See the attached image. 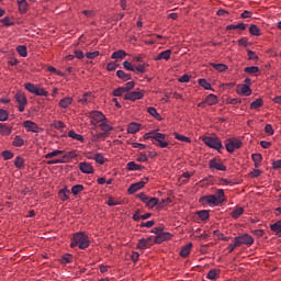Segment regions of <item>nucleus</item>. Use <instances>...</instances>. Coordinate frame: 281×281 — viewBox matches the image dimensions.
Returning a JSON list of instances; mask_svg holds the SVG:
<instances>
[{
	"label": "nucleus",
	"mask_w": 281,
	"mask_h": 281,
	"mask_svg": "<svg viewBox=\"0 0 281 281\" xmlns=\"http://www.w3.org/2000/svg\"><path fill=\"white\" fill-rule=\"evenodd\" d=\"M199 202L202 205H210L212 207L220 206L225 202V191H223V189H217L215 194L204 195Z\"/></svg>",
	"instance_id": "nucleus-1"
},
{
	"label": "nucleus",
	"mask_w": 281,
	"mask_h": 281,
	"mask_svg": "<svg viewBox=\"0 0 281 281\" xmlns=\"http://www.w3.org/2000/svg\"><path fill=\"white\" fill-rule=\"evenodd\" d=\"M89 237L85 233H75L74 237L71 238V244H69V247H79V249L85 250L89 248Z\"/></svg>",
	"instance_id": "nucleus-2"
},
{
	"label": "nucleus",
	"mask_w": 281,
	"mask_h": 281,
	"mask_svg": "<svg viewBox=\"0 0 281 281\" xmlns=\"http://www.w3.org/2000/svg\"><path fill=\"white\" fill-rule=\"evenodd\" d=\"M202 143L209 146V148L215 149L217 151L222 150L223 148L222 140L217 137L206 136L202 138Z\"/></svg>",
	"instance_id": "nucleus-3"
},
{
	"label": "nucleus",
	"mask_w": 281,
	"mask_h": 281,
	"mask_svg": "<svg viewBox=\"0 0 281 281\" xmlns=\"http://www.w3.org/2000/svg\"><path fill=\"white\" fill-rule=\"evenodd\" d=\"M241 147V140L236 138H228L225 140V149L226 153L233 154L234 150L240 149Z\"/></svg>",
	"instance_id": "nucleus-4"
},
{
	"label": "nucleus",
	"mask_w": 281,
	"mask_h": 281,
	"mask_svg": "<svg viewBox=\"0 0 281 281\" xmlns=\"http://www.w3.org/2000/svg\"><path fill=\"white\" fill-rule=\"evenodd\" d=\"M233 244L239 245V246L246 245L249 247V246L254 245V237L250 235H247V234H243V235L234 237Z\"/></svg>",
	"instance_id": "nucleus-5"
},
{
	"label": "nucleus",
	"mask_w": 281,
	"mask_h": 281,
	"mask_svg": "<svg viewBox=\"0 0 281 281\" xmlns=\"http://www.w3.org/2000/svg\"><path fill=\"white\" fill-rule=\"evenodd\" d=\"M144 97H145V91L143 90L131 91L124 94V100L136 102V101L143 100Z\"/></svg>",
	"instance_id": "nucleus-6"
},
{
	"label": "nucleus",
	"mask_w": 281,
	"mask_h": 281,
	"mask_svg": "<svg viewBox=\"0 0 281 281\" xmlns=\"http://www.w3.org/2000/svg\"><path fill=\"white\" fill-rule=\"evenodd\" d=\"M154 244H156V243H154L153 237H148L146 239L140 238V239H138L137 249L138 250H146V249L153 247Z\"/></svg>",
	"instance_id": "nucleus-7"
},
{
	"label": "nucleus",
	"mask_w": 281,
	"mask_h": 281,
	"mask_svg": "<svg viewBox=\"0 0 281 281\" xmlns=\"http://www.w3.org/2000/svg\"><path fill=\"white\" fill-rule=\"evenodd\" d=\"M146 183H148V178H145L142 181H138L137 183H133L127 189V193L135 194V192L139 191L140 189L145 188Z\"/></svg>",
	"instance_id": "nucleus-8"
},
{
	"label": "nucleus",
	"mask_w": 281,
	"mask_h": 281,
	"mask_svg": "<svg viewBox=\"0 0 281 281\" xmlns=\"http://www.w3.org/2000/svg\"><path fill=\"white\" fill-rule=\"evenodd\" d=\"M209 168L223 172L227 171V167H225V165L215 158L209 161Z\"/></svg>",
	"instance_id": "nucleus-9"
},
{
	"label": "nucleus",
	"mask_w": 281,
	"mask_h": 281,
	"mask_svg": "<svg viewBox=\"0 0 281 281\" xmlns=\"http://www.w3.org/2000/svg\"><path fill=\"white\" fill-rule=\"evenodd\" d=\"M151 139H154V145L158 146L159 148H167L169 146L165 135H157Z\"/></svg>",
	"instance_id": "nucleus-10"
},
{
	"label": "nucleus",
	"mask_w": 281,
	"mask_h": 281,
	"mask_svg": "<svg viewBox=\"0 0 281 281\" xmlns=\"http://www.w3.org/2000/svg\"><path fill=\"white\" fill-rule=\"evenodd\" d=\"M90 119L94 120L95 123H108V117L101 112L94 111L90 113Z\"/></svg>",
	"instance_id": "nucleus-11"
},
{
	"label": "nucleus",
	"mask_w": 281,
	"mask_h": 281,
	"mask_svg": "<svg viewBox=\"0 0 281 281\" xmlns=\"http://www.w3.org/2000/svg\"><path fill=\"white\" fill-rule=\"evenodd\" d=\"M23 127H24V130H26V132H31L34 134H38V132H40L38 125L32 121H24Z\"/></svg>",
	"instance_id": "nucleus-12"
},
{
	"label": "nucleus",
	"mask_w": 281,
	"mask_h": 281,
	"mask_svg": "<svg viewBox=\"0 0 281 281\" xmlns=\"http://www.w3.org/2000/svg\"><path fill=\"white\" fill-rule=\"evenodd\" d=\"M79 170H81L85 175H93L94 173V167L90 165L89 162H79Z\"/></svg>",
	"instance_id": "nucleus-13"
},
{
	"label": "nucleus",
	"mask_w": 281,
	"mask_h": 281,
	"mask_svg": "<svg viewBox=\"0 0 281 281\" xmlns=\"http://www.w3.org/2000/svg\"><path fill=\"white\" fill-rule=\"evenodd\" d=\"M236 92L241 95H251V88L248 85H238Z\"/></svg>",
	"instance_id": "nucleus-14"
},
{
	"label": "nucleus",
	"mask_w": 281,
	"mask_h": 281,
	"mask_svg": "<svg viewBox=\"0 0 281 281\" xmlns=\"http://www.w3.org/2000/svg\"><path fill=\"white\" fill-rule=\"evenodd\" d=\"M172 237V235H170V233H161L158 234L155 238H154V243L156 244H161L165 240H169Z\"/></svg>",
	"instance_id": "nucleus-15"
},
{
	"label": "nucleus",
	"mask_w": 281,
	"mask_h": 281,
	"mask_svg": "<svg viewBox=\"0 0 281 281\" xmlns=\"http://www.w3.org/2000/svg\"><path fill=\"white\" fill-rule=\"evenodd\" d=\"M125 169L127 171H142L145 167L137 165L135 161H130L125 165Z\"/></svg>",
	"instance_id": "nucleus-16"
},
{
	"label": "nucleus",
	"mask_w": 281,
	"mask_h": 281,
	"mask_svg": "<svg viewBox=\"0 0 281 281\" xmlns=\"http://www.w3.org/2000/svg\"><path fill=\"white\" fill-rule=\"evenodd\" d=\"M171 53H172V52H171L170 49L164 50V52L157 54V56L154 57V60H156V61H159V60H169Z\"/></svg>",
	"instance_id": "nucleus-17"
},
{
	"label": "nucleus",
	"mask_w": 281,
	"mask_h": 281,
	"mask_svg": "<svg viewBox=\"0 0 281 281\" xmlns=\"http://www.w3.org/2000/svg\"><path fill=\"white\" fill-rule=\"evenodd\" d=\"M72 103H74V98L66 97L58 102V106L66 110V109H69V105H71Z\"/></svg>",
	"instance_id": "nucleus-18"
},
{
	"label": "nucleus",
	"mask_w": 281,
	"mask_h": 281,
	"mask_svg": "<svg viewBox=\"0 0 281 281\" xmlns=\"http://www.w3.org/2000/svg\"><path fill=\"white\" fill-rule=\"evenodd\" d=\"M243 214H244V207L235 206L233 209V212L231 213V217H233V220H238Z\"/></svg>",
	"instance_id": "nucleus-19"
},
{
	"label": "nucleus",
	"mask_w": 281,
	"mask_h": 281,
	"mask_svg": "<svg viewBox=\"0 0 281 281\" xmlns=\"http://www.w3.org/2000/svg\"><path fill=\"white\" fill-rule=\"evenodd\" d=\"M19 12L25 14L29 11V3L26 0H18Z\"/></svg>",
	"instance_id": "nucleus-20"
},
{
	"label": "nucleus",
	"mask_w": 281,
	"mask_h": 281,
	"mask_svg": "<svg viewBox=\"0 0 281 281\" xmlns=\"http://www.w3.org/2000/svg\"><path fill=\"white\" fill-rule=\"evenodd\" d=\"M15 101L19 105H26V97L23 92L15 93Z\"/></svg>",
	"instance_id": "nucleus-21"
},
{
	"label": "nucleus",
	"mask_w": 281,
	"mask_h": 281,
	"mask_svg": "<svg viewBox=\"0 0 281 281\" xmlns=\"http://www.w3.org/2000/svg\"><path fill=\"white\" fill-rule=\"evenodd\" d=\"M11 134H12V127H9L5 124L0 123V135L10 136Z\"/></svg>",
	"instance_id": "nucleus-22"
},
{
	"label": "nucleus",
	"mask_w": 281,
	"mask_h": 281,
	"mask_svg": "<svg viewBox=\"0 0 281 281\" xmlns=\"http://www.w3.org/2000/svg\"><path fill=\"white\" fill-rule=\"evenodd\" d=\"M192 244L189 243L188 245L183 246L182 250H180V257L188 258L191 252Z\"/></svg>",
	"instance_id": "nucleus-23"
},
{
	"label": "nucleus",
	"mask_w": 281,
	"mask_h": 281,
	"mask_svg": "<svg viewBox=\"0 0 281 281\" xmlns=\"http://www.w3.org/2000/svg\"><path fill=\"white\" fill-rule=\"evenodd\" d=\"M23 145H25V139H23L21 136H15V138H13L12 142V146L15 148H21L23 147Z\"/></svg>",
	"instance_id": "nucleus-24"
},
{
	"label": "nucleus",
	"mask_w": 281,
	"mask_h": 281,
	"mask_svg": "<svg viewBox=\"0 0 281 281\" xmlns=\"http://www.w3.org/2000/svg\"><path fill=\"white\" fill-rule=\"evenodd\" d=\"M140 125L137 123H132L127 125V134H137L139 132Z\"/></svg>",
	"instance_id": "nucleus-25"
},
{
	"label": "nucleus",
	"mask_w": 281,
	"mask_h": 281,
	"mask_svg": "<svg viewBox=\"0 0 281 281\" xmlns=\"http://www.w3.org/2000/svg\"><path fill=\"white\" fill-rule=\"evenodd\" d=\"M247 24L238 23L236 25L231 24L226 26V31H233V30H239V31H246Z\"/></svg>",
	"instance_id": "nucleus-26"
},
{
	"label": "nucleus",
	"mask_w": 281,
	"mask_h": 281,
	"mask_svg": "<svg viewBox=\"0 0 281 281\" xmlns=\"http://www.w3.org/2000/svg\"><path fill=\"white\" fill-rule=\"evenodd\" d=\"M116 77H119L121 80H124L125 82L127 80H132V75L126 74L124 70L116 71Z\"/></svg>",
	"instance_id": "nucleus-27"
},
{
	"label": "nucleus",
	"mask_w": 281,
	"mask_h": 281,
	"mask_svg": "<svg viewBox=\"0 0 281 281\" xmlns=\"http://www.w3.org/2000/svg\"><path fill=\"white\" fill-rule=\"evenodd\" d=\"M202 102H205L209 105H215L217 104V95L215 94H209L206 99Z\"/></svg>",
	"instance_id": "nucleus-28"
},
{
	"label": "nucleus",
	"mask_w": 281,
	"mask_h": 281,
	"mask_svg": "<svg viewBox=\"0 0 281 281\" xmlns=\"http://www.w3.org/2000/svg\"><path fill=\"white\" fill-rule=\"evenodd\" d=\"M91 160H94L95 164H98V165H104L105 161H108V159H105V157H103V154H100V153L95 154L94 158Z\"/></svg>",
	"instance_id": "nucleus-29"
},
{
	"label": "nucleus",
	"mask_w": 281,
	"mask_h": 281,
	"mask_svg": "<svg viewBox=\"0 0 281 281\" xmlns=\"http://www.w3.org/2000/svg\"><path fill=\"white\" fill-rule=\"evenodd\" d=\"M126 57V52L125 50H117L112 53L111 58L112 59H124Z\"/></svg>",
	"instance_id": "nucleus-30"
},
{
	"label": "nucleus",
	"mask_w": 281,
	"mask_h": 281,
	"mask_svg": "<svg viewBox=\"0 0 281 281\" xmlns=\"http://www.w3.org/2000/svg\"><path fill=\"white\" fill-rule=\"evenodd\" d=\"M252 162H255V168H259L260 162L262 161V155L260 154H252L251 155Z\"/></svg>",
	"instance_id": "nucleus-31"
},
{
	"label": "nucleus",
	"mask_w": 281,
	"mask_h": 281,
	"mask_svg": "<svg viewBox=\"0 0 281 281\" xmlns=\"http://www.w3.org/2000/svg\"><path fill=\"white\" fill-rule=\"evenodd\" d=\"M68 194H69V190L67 188H64L58 192V195L61 202L68 201L69 199Z\"/></svg>",
	"instance_id": "nucleus-32"
},
{
	"label": "nucleus",
	"mask_w": 281,
	"mask_h": 281,
	"mask_svg": "<svg viewBox=\"0 0 281 281\" xmlns=\"http://www.w3.org/2000/svg\"><path fill=\"white\" fill-rule=\"evenodd\" d=\"M259 71H260V69L258 66H249V67L244 68V72H246L247 75H256Z\"/></svg>",
	"instance_id": "nucleus-33"
},
{
	"label": "nucleus",
	"mask_w": 281,
	"mask_h": 281,
	"mask_svg": "<svg viewBox=\"0 0 281 281\" xmlns=\"http://www.w3.org/2000/svg\"><path fill=\"white\" fill-rule=\"evenodd\" d=\"M249 34H251L255 37H259L260 36V29L259 26L251 24V26H249Z\"/></svg>",
	"instance_id": "nucleus-34"
},
{
	"label": "nucleus",
	"mask_w": 281,
	"mask_h": 281,
	"mask_svg": "<svg viewBox=\"0 0 281 281\" xmlns=\"http://www.w3.org/2000/svg\"><path fill=\"white\" fill-rule=\"evenodd\" d=\"M143 203H145L148 209H153L156 205H158L159 200L158 198H150V200H147L146 202H143Z\"/></svg>",
	"instance_id": "nucleus-35"
},
{
	"label": "nucleus",
	"mask_w": 281,
	"mask_h": 281,
	"mask_svg": "<svg viewBox=\"0 0 281 281\" xmlns=\"http://www.w3.org/2000/svg\"><path fill=\"white\" fill-rule=\"evenodd\" d=\"M270 229L276 233V236L281 237V223L270 225Z\"/></svg>",
	"instance_id": "nucleus-36"
},
{
	"label": "nucleus",
	"mask_w": 281,
	"mask_h": 281,
	"mask_svg": "<svg viewBox=\"0 0 281 281\" xmlns=\"http://www.w3.org/2000/svg\"><path fill=\"white\" fill-rule=\"evenodd\" d=\"M146 68H148V64H146V63L138 64L137 66L134 67L135 72H138V74H145Z\"/></svg>",
	"instance_id": "nucleus-37"
},
{
	"label": "nucleus",
	"mask_w": 281,
	"mask_h": 281,
	"mask_svg": "<svg viewBox=\"0 0 281 281\" xmlns=\"http://www.w3.org/2000/svg\"><path fill=\"white\" fill-rule=\"evenodd\" d=\"M101 132L109 134V132L113 131V126L109 125L108 122L106 123H100L99 125Z\"/></svg>",
	"instance_id": "nucleus-38"
},
{
	"label": "nucleus",
	"mask_w": 281,
	"mask_h": 281,
	"mask_svg": "<svg viewBox=\"0 0 281 281\" xmlns=\"http://www.w3.org/2000/svg\"><path fill=\"white\" fill-rule=\"evenodd\" d=\"M13 165L15 166V168L18 169H23L24 165H25V160H23V158H21L20 156L15 157V160L13 162Z\"/></svg>",
	"instance_id": "nucleus-39"
},
{
	"label": "nucleus",
	"mask_w": 281,
	"mask_h": 281,
	"mask_svg": "<svg viewBox=\"0 0 281 281\" xmlns=\"http://www.w3.org/2000/svg\"><path fill=\"white\" fill-rule=\"evenodd\" d=\"M68 137L71 138V139L77 140V142H83L82 135H79L74 131L68 132Z\"/></svg>",
	"instance_id": "nucleus-40"
},
{
	"label": "nucleus",
	"mask_w": 281,
	"mask_h": 281,
	"mask_svg": "<svg viewBox=\"0 0 281 281\" xmlns=\"http://www.w3.org/2000/svg\"><path fill=\"white\" fill-rule=\"evenodd\" d=\"M90 95H91L90 92H85V94H82V98L79 99V103H81V104H89V102L91 101Z\"/></svg>",
	"instance_id": "nucleus-41"
},
{
	"label": "nucleus",
	"mask_w": 281,
	"mask_h": 281,
	"mask_svg": "<svg viewBox=\"0 0 281 281\" xmlns=\"http://www.w3.org/2000/svg\"><path fill=\"white\" fill-rule=\"evenodd\" d=\"M82 190H85V187H82V184H75L74 187H71V194L77 195L81 193Z\"/></svg>",
	"instance_id": "nucleus-42"
},
{
	"label": "nucleus",
	"mask_w": 281,
	"mask_h": 281,
	"mask_svg": "<svg viewBox=\"0 0 281 281\" xmlns=\"http://www.w3.org/2000/svg\"><path fill=\"white\" fill-rule=\"evenodd\" d=\"M199 86H201L204 90H212V86L206 79H199Z\"/></svg>",
	"instance_id": "nucleus-43"
},
{
	"label": "nucleus",
	"mask_w": 281,
	"mask_h": 281,
	"mask_svg": "<svg viewBox=\"0 0 281 281\" xmlns=\"http://www.w3.org/2000/svg\"><path fill=\"white\" fill-rule=\"evenodd\" d=\"M196 214L199 215V218H201V221H203V222L207 221L210 217L209 211H206V210L199 211V212H196Z\"/></svg>",
	"instance_id": "nucleus-44"
},
{
	"label": "nucleus",
	"mask_w": 281,
	"mask_h": 281,
	"mask_svg": "<svg viewBox=\"0 0 281 281\" xmlns=\"http://www.w3.org/2000/svg\"><path fill=\"white\" fill-rule=\"evenodd\" d=\"M173 135H175V138L178 139V142L191 143V139L188 136H183V135H180L178 133H175Z\"/></svg>",
	"instance_id": "nucleus-45"
},
{
	"label": "nucleus",
	"mask_w": 281,
	"mask_h": 281,
	"mask_svg": "<svg viewBox=\"0 0 281 281\" xmlns=\"http://www.w3.org/2000/svg\"><path fill=\"white\" fill-rule=\"evenodd\" d=\"M158 135H165L164 133H158L155 131L148 132L145 134L144 138L145 139H154L155 137H157Z\"/></svg>",
	"instance_id": "nucleus-46"
},
{
	"label": "nucleus",
	"mask_w": 281,
	"mask_h": 281,
	"mask_svg": "<svg viewBox=\"0 0 281 281\" xmlns=\"http://www.w3.org/2000/svg\"><path fill=\"white\" fill-rule=\"evenodd\" d=\"M16 52H18L19 56H21V57L25 58L27 56L26 46L25 45L18 46Z\"/></svg>",
	"instance_id": "nucleus-47"
},
{
	"label": "nucleus",
	"mask_w": 281,
	"mask_h": 281,
	"mask_svg": "<svg viewBox=\"0 0 281 281\" xmlns=\"http://www.w3.org/2000/svg\"><path fill=\"white\" fill-rule=\"evenodd\" d=\"M24 89L26 91H29L30 93L40 90V88H37L35 85L29 82V83H24Z\"/></svg>",
	"instance_id": "nucleus-48"
},
{
	"label": "nucleus",
	"mask_w": 281,
	"mask_h": 281,
	"mask_svg": "<svg viewBox=\"0 0 281 281\" xmlns=\"http://www.w3.org/2000/svg\"><path fill=\"white\" fill-rule=\"evenodd\" d=\"M64 150H53L52 153L44 156L45 159H50L57 157L58 155H63Z\"/></svg>",
	"instance_id": "nucleus-49"
},
{
	"label": "nucleus",
	"mask_w": 281,
	"mask_h": 281,
	"mask_svg": "<svg viewBox=\"0 0 281 281\" xmlns=\"http://www.w3.org/2000/svg\"><path fill=\"white\" fill-rule=\"evenodd\" d=\"M146 112H148V114H150L151 117H156V120L159 119L158 111L155 108L149 106V108L146 109Z\"/></svg>",
	"instance_id": "nucleus-50"
},
{
	"label": "nucleus",
	"mask_w": 281,
	"mask_h": 281,
	"mask_svg": "<svg viewBox=\"0 0 281 281\" xmlns=\"http://www.w3.org/2000/svg\"><path fill=\"white\" fill-rule=\"evenodd\" d=\"M247 57L249 60L257 61L259 60V56L254 50L247 49Z\"/></svg>",
	"instance_id": "nucleus-51"
},
{
	"label": "nucleus",
	"mask_w": 281,
	"mask_h": 281,
	"mask_svg": "<svg viewBox=\"0 0 281 281\" xmlns=\"http://www.w3.org/2000/svg\"><path fill=\"white\" fill-rule=\"evenodd\" d=\"M32 94L40 95V97H47L49 95V92L45 91L44 88H40L36 91L31 92Z\"/></svg>",
	"instance_id": "nucleus-52"
},
{
	"label": "nucleus",
	"mask_w": 281,
	"mask_h": 281,
	"mask_svg": "<svg viewBox=\"0 0 281 281\" xmlns=\"http://www.w3.org/2000/svg\"><path fill=\"white\" fill-rule=\"evenodd\" d=\"M77 157L76 151H68L64 156H61V159L64 160H71Z\"/></svg>",
	"instance_id": "nucleus-53"
},
{
	"label": "nucleus",
	"mask_w": 281,
	"mask_h": 281,
	"mask_svg": "<svg viewBox=\"0 0 281 281\" xmlns=\"http://www.w3.org/2000/svg\"><path fill=\"white\" fill-rule=\"evenodd\" d=\"M262 106V99H257L251 102V110H257Z\"/></svg>",
	"instance_id": "nucleus-54"
},
{
	"label": "nucleus",
	"mask_w": 281,
	"mask_h": 281,
	"mask_svg": "<svg viewBox=\"0 0 281 281\" xmlns=\"http://www.w3.org/2000/svg\"><path fill=\"white\" fill-rule=\"evenodd\" d=\"M217 276H218L217 270L212 269L210 270L209 274H206V278L211 281H214L215 278H217Z\"/></svg>",
	"instance_id": "nucleus-55"
},
{
	"label": "nucleus",
	"mask_w": 281,
	"mask_h": 281,
	"mask_svg": "<svg viewBox=\"0 0 281 281\" xmlns=\"http://www.w3.org/2000/svg\"><path fill=\"white\" fill-rule=\"evenodd\" d=\"M213 67H214L215 70H217L220 72H223V71L227 70V66L224 65V64H214Z\"/></svg>",
	"instance_id": "nucleus-56"
},
{
	"label": "nucleus",
	"mask_w": 281,
	"mask_h": 281,
	"mask_svg": "<svg viewBox=\"0 0 281 281\" xmlns=\"http://www.w3.org/2000/svg\"><path fill=\"white\" fill-rule=\"evenodd\" d=\"M134 87H135L134 81H127V83H125V87H120L119 89L131 91Z\"/></svg>",
	"instance_id": "nucleus-57"
},
{
	"label": "nucleus",
	"mask_w": 281,
	"mask_h": 281,
	"mask_svg": "<svg viewBox=\"0 0 281 281\" xmlns=\"http://www.w3.org/2000/svg\"><path fill=\"white\" fill-rule=\"evenodd\" d=\"M130 92V90H124V89H119L116 88V90L112 91V95L114 97H121L124 93Z\"/></svg>",
	"instance_id": "nucleus-58"
},
{
	"label": "nucleus",
	"mask_w": 281,
	"mask_h": 281,
	"mask_svg": "<svg viewBox=\"0 0 281 281\" xmlns=\"http://www.w3.org/2000/svg\"><path fill=\"white\" fill-rule=\"evenodd\" d=\"M119 67V64L116 61H112L106 64V71H114Z\"/></svg>",
	"instance_id": "nucleus-59"
},
{
	"label": "nucleus",
	"mask_w": 281,
	"mask_h": 281,
	"mask_svg": "<svg viewBox=\"0 0 281 281\" xmlns=\"http://www.w3.org/2000/svg\"><path fill=\"white\" fill-rule=\"evenodd\" d=\"M122 66L124 67L125 70L135 72V69H134L135 67H133L132 63L124 61Z\"/></svg>",
	"instance_id": "nucleus-60"
},
{
	"label": "nucleus",
	"mask_w": 281,
	"mask_h": 281,
	"mask_svg": "<svg viewBox=\"0 0 281 281\" xmlns=\"http://www.w3.org/2000/svg\"><path fill=\"white\" fill-rule=\"evenodd\" d=\"M53 127H55L57 131H61L66 125L63 123V121H55L53 123Z\"/></svg>",
	"instance_id": "nucleus-61"
},
{
	"label": "nucleus",
	"mask_w": 281,
	"mask_h": 281,
	"mask_svg": "<svg viewBox=\"0 0 281 281\" xmlns=\"http://www.w3.org/2000/svg\"><path fill=\"white\" fill-rule=\"evenodd\" d=\"M2 158H4V160H10L13 158V153L10 150L2 151Z\"/></svg>",
	"instance_id": "nucleus-62"
},
{
	"label": "nucleus",
	"mask_w": 281,
	"mask_h": 281,
	"mask_svg": "<svg viewBox=\"0 0 281 281\" xmlns=\"http://www.w3.org/2000/svg\"><path fill=\"white\" fill-rule=\"evenodd\" d=\"M8 120V112L4 109H0V122Z\"/></svg>",
	"instance_id": "nucleus-63"
},
{
	"label": "nucleus",
	"mask_w": 281,
	"mask_h": 281,
	"mask_svg": "<svg viewBox=\"0 0 281 281\" xmlns=\"http://www.w3.org/2000/svg\"><path fill=\"white\" fill-rule=\"evenodd\" d=\"M100 56V52L95 50L94 53H87L86 57L88 59H94L95 57Z\"/></svg>",
	"instance_id": "nucleus-64"
}]
</instances>
